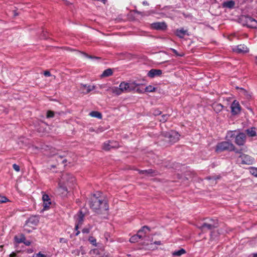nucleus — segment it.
<instances>
[{
	"instance_id": "obj_1",
	"label": "nucleus",
	"mask_w": 257,
	"mask_h": 257,
	"mask_svg": "<svg viewBox=\"0 0 257 257\" xmlns=\"http://www.w3.org/2000/svg\"><path fill=\"white\" fill-rule=\"evenodd\" d=\"M90 208L97 214H102L108 209L106 200L103 197H96L94 195L91 199Z\"/></svg>"
},
{
	"instance_id": "obj_2",
	"label": "nucleus",
	"mask_w": 257,
	"mask_h": 257,
	"mask_svg": "<svg viewBox=\"0 0 257 257\" xmlns=\"http://www.w3.org/2000/svg\"><path fill=\"white\" fill-rule=\"evenodd\" d=\"M138 86V84L135 82L131 83L122 82L120 83L119 87H110L108 90L110 91L114 94L119 95L122 93H128L132 91H134Z\"/></svg>"
},
{
	"instance_id": "obj_3",
	"label": "nucleus",
	"mask_w": 257,
	"mask_h": 257,
	"mask_svg": "<svg viewBox=\"0 0 257 257\" xmlns=\"http://www.w3.org/2000/svg\"><path fill=\"white\" fill-rule=\"evenodd\" d=\"M215 150L217 152H221L224 151H233L236 153H238V151L235 150L234 146L232 143L227 141L222 142L218 143L216 145Z\"/></svg>"
},
{
	"instance_id": "obj_4",
	"label": "nucleus",
	"mask_w": 257,
	"mask_h": 257,
	"mask_svg": "<svg viewBox=\"0 0 257 257\" xmlns=\"http://www.w3.org/2000/svg\"><path fill=\"white\" fill-rule=\"evenodd\" d=\"M69 177L67 175H64L61 177L59 182V187L58 188V192L63 197L66 196L68 193V187L63 184L64 181L66 180Z\"/></svg>"
},
{
	"instance_id": "obj_5",
	"label": "nucleus",
	"mask_w": 257,
	"mask_h": 257,
	"mask_svg": "<svg viewBox=\"0 0 257 257\" xmlns=\"http://www.w3.org/2000/svg\"><path fill=\"white\" fill-rule=\"evenodd\" d=\"M164 134L166 141L169 142L171 144L177 142L179 139L180 135L177 132L175 131L166 132Z\"/></svg>"
},
{
	"instance_id": "obj_6",
	"label": "nucleus",
	"mask_w": 257,
	"mask_h": 257,
	"mask_svg": "<svg viewBox=\"0 0 257 257\" xmlns=\"http://www.w3.org/2000/svg\"><path fill=\"white\" fill-rule=\"evenodd\" d=\"M146 230H149V228L147 226H143L142 229L139 230L138 233L132 236L130 239L131 242H136L145 236Z\"/></svg>"
},
{
	"instance_id": "obj_7",
	"label": "nucleus",
	"mask_w": 257,
	"mask_h": 257,
	"mask_svg": "<svg viewBox=\"0 0 257 257\" xmlns=\"http://www.w3.org/2000/svg\"><path fill=\"white\" fill-rule=\"evenodd\" d=\"M85 214L82 213V210H80L79 212L74 216L75 220V230L78 229V228L82 226Z\"/></svg>"
},
{
	"instance_id": "obj_8",
	"label": "nucleus",
	"mask_w": 257,
	"mask_h": 257,
	"mask_svg": "<svg viewBox=\"0 0 257 257\" xmlns=\"http://www.w3.org/2000/svg\"><path fill=\"white\" fill-rule=\"evenodd\" d=\"M209 223H204L200 227L202 230L207 229L208 230H211L214 228L217 227V222L216 220L210 219Z\"/></svg>"
},
{
	"instance_id": "obj_9",
	"label": "nucleus",
	"mask_w": 257,
	"mask_h": 257,
	"mask_svg": "<svg viewBox=\"0 0 257 257\" xmlns=\"http://www.w3.org/2000/svg\"><path fill=\"white\" fill-rule=\"evenodd\" d=\"M239 158L241 160L242 164L249 165L252 164L254 162V159L246 154H241L239 156Z\"/></svg>"
},
{
	"instance_id": "obj_10",
	"label": "nucleus",
	"mask_w": 257,
	"mask_h": 257,
	"mask_svg": "<svg viewBox=\"0 0 257 257\" xmlns=\"http://www.w3.org/2000/svg\"><path fill=\"white\" fill-rule=\"evenodd\" d=\"M64 175L68 176L69 178L66 180L64 181L63 184L67 186L69 188H72L75 181L74 177L72 175L66 173H63L61 177H63Z\"/></svg>"
},
{
	"instance_id": "obj_11",
	"label": "nucleus",
	"mask_w": 257,
	"mask_h": 257,
	"mask_svg": "<svg viewBox=\"0 0 257 257\" xmlns=\"http://www.w3.org/2000/svg\"><path fill=\"white\" fill-rule=\"evenodd\" d=\"M246 136L243 133H240L235 136V143L238 146H243L245 143Z\"/></svg>"
},
{
	"instance_id": "obj_12",
	"label": "nucleus",
	"mask_w": 257,
	"mask_h": 257,
	"mask_svg": "<svg viewBox=\"0 0 257 257\" xmlns=\"http://www.w3.org/2000/svg\"><path fill=\"white\" fill-rule=\"evenodd\" d=\"M166 24L164 22H156L152 23L151 25V27L152 29L157 30H164L167 28Z\"/></svg>"
},
{
	"instance_id": "obj_13",
	"label": "nucleus",
	"mask_w": 257,
	"mask_h": 257,
	"mask_svg": "<svg viewBox=\"0 0 257 257\" xmlns=\"http://www.w3.org/2000/svg\"><path fill=\"white\" fill-rule=\"evenodd\" d=\"M233 52L238 54H243L249 51L248 49L244 45H239L232 48Z\"/></svg>"
},
{
	"instance_id": "obj_14",
	"label": "nucleus",
	"mask_w": 257,
	"mask_h": 257,
	"mask_svg": "<svg viewBox=\"0 0 257 257\" xmlns=\"http://www.w3.org/2000/svg\"><path fill=\"white\" fill-rule=\"evenodd\" d=\"M231 112L232 114L235 115L238 114L241 110L239 102L236 100H234L231 105Z\"/></svg>"
},
{
	"instance_id": "obj_15",
	"label": "nucleus",
	"mask_w": 257,
	"mask_h": 257,
	"mask_svg": "<svg viewBox=\"0 0 257 257\" xmlns=\"http://www.w3.org/2000/svg\"><path fill=\"white\" fill-rule=\"evenodd\" d=\"M245 23L247 27L253 29H257V21L251 17L245 18Z\"/></svg>"
},
{
	"instance_id": "obj_16",
	"label": "nucleus",
	"mask_w": 257,
	"mask_h": 257,
	"mask_svg": "<svg viewBox=\"0 0 257 257\" xmlns=\"http://www.w3.org/2000/svg\"><path fill=\"white\" fill-rule=\"evenodd\" d=\"M95 88L94 85H86L81 84L80 85V89L83 93L87 94Z\"/></svg>"
},
{
	"instance_id": "obj_17",
	"label": "nucleus",
	"mask_w": 257,
	"mask_h": 257,
	"mask_svg": "<svg viewBox=\"0 0 257 257\" xmlns=\"http://www.w3.org/2000/svg\"><path fill=\"white\" fill-rule=\"evenodd\" d=\"M162 73V71L160 69H152L148 73V76L150 78H154L156 76H160Z\"/></svg>"
},
{
	"instance_id": "obj_18",
	"label": "nucleus",
	"mask_w": 257,
	"mask_h": 257,
	"mask_svg": "<svg viewBox=\"0 0 257 257\" xmlns=\"http://www.w3.org/2000/svg\"><path fill=\"white\" fill-rule=\"evenodd\" d=\"M245 132L249 137H253L257 136V128L255 127L249 128Z\"/></svg>"
},
{
	"instance_id": "obj_19",
	"label": "nucleus",
	"mask_w": 257,
	"mask_h": 257,
	"mask_svg": "<svg viewBox=\"0 0 257 257\" xmlns=\"http://www.w3.org/2000/svg\"><path fill=\"white\" fill-rule=\"evenodd\" d=\"M223 105L220 103H215L212 104V108L216 113L220 112L223 109Z\"/></svg>"
},
{
	"instance_id": "obj_20",
	"label": "nucleus",
	"mask_w": 257,
	"mask_h": 257,
	"mask_svg": "<svg viewBox=\"0 0 257 257\" xmlns=\"http://www.w3.org/2000/svg\"><path fill=\"white\" fill-rule=\"evenodd\" d=\"M186 33L187 31L184 30L183 29H177L176 31V35L180 38H183Z\"/></svg>"
},
{
	"instance_id": "obj_21",
	"label": "nucleus",
	"mask_w": 257,
	"mask_h": 257,
	"mask_svg": "<svg viewBox=\"0 0 257 257\" xmlns=\"http://www.w3.org/2000/svg\"><path fill=\"white\" fill-rule=\"evenodd\" d=\"M113 146L112 145V142L110 141H107L104 143L102 149L105 151H109L111 148H113Z\"/></svg>"
},
{
	"instance_id": "obj_22",
	"label": "nucleus",
	"mask_w": 257,
	"mask_h": 257,
	"mask_svg": "<svg viewBox=\"0 0 257 257\" xmlns=\"http://www.w3.org/2000/svg\"><path fill=\"white\" fill-rule=\"evenodd\" d=\"M113 73L112 70L110 68L105 70L102 74L101 75V77H106L111 76Z\"/></svg>"
},
{
	"instance_id": "obj_23",
	"label": "nucleus",
	"mask_w": 257,
	"mask_h": 257,
	"mask_svg": "<svg viewBox=\"0 0 257 257\" xmlns=\"http://www.w3.org/2000/svg\"><path fill=\"white\" fill-rule=\"evenodd\" d=\"M25 236L24 234H21L20 236H16L15 237V240L17 242V243H23V242H24V240H25Z\"/></svg>"
},
{
	"instance_id": "obj_24",
	"label": "nucleus",
	"mask_w": 257,
	"mask_h": 257,
	"mask_svg": "<svg viewBox=\"0 0 257 257\" xmlns=\"http://www.w3.org/2000/svg\"><path fill=\"white\" fill-rule=\"evenodd\" d=\"M186 251L185 249L182 248L180 250H178L177 251H175L172 252V255L173 256H180L181 255L185 253Z\"/></svg>"
},
{
	"instance_id": "obj_25",
	"label": "nucleus",
	"mask_w": 257,
	"mask_h": 257,
	"mask_svg": "<svg viewBox=\"0 0 257 257\" xmlns=\"http://www.w3.org/2000/svg\"><path fill=\"white\" fill-rule=\"evenodd\" d=\"M90 115L93 117L98 118H102V114L98 111H93L89 113Z\"/></svg>"
},
{
	"instance_id": "obj_26",
	"label": "nucleus",
	"mask_w": 257,
	"mask_h": 257,
	"mask_svg": "<svg viewBox=\"0 0 257 257\" xmlns=\"http://www.w3.org/2000/svg\"><path fill=\"white\" fill-rule=\"evenodd\" d=\"M234 5L235 3L232 1H227L223 3V6L228 8H232Z\"/></svg>"
},
{
	"instance_id": "obj_27",
	"label": "nucleus",
	"mask_w": 257,
	"mask_h": 257,
	"mask_svg": "<svg viewBox=\"0 0 257 257\" xmlns=\"http://www.w3.org/2000/svg\"><path fill=\"white\" fill-rule=\"evenodd\" d=\"M38 221H39L37 218H36L34 217H30L28 220V221L27 222V224L31 223V224H34V225H36L38 223Z\"/></svg>"
},
{
	"instance_id": "obj_28",
	"label": "nucleus",
	"mask_w": 257,
	"mask_h": 257,
	"mask_svg": "<svg viewBox=\"0 0 257 257\" xmlns=\"http://www.w3.org/2000/svg\"><path fill=\"white\" fill-rule=\"evenodd\" d=\"M139 173L140 174H145L146 175L148 176L150 174H152L153 173H154V172L152 169H149L147 170H139Z\"/></svg>"
},
{
	"instance_id": "obj_29",
	"label": "nucleus",
	"mask_w": 257,
	"mask_h": 257,
	"mask_svg": "<svg viewBox=\"0 0 257 257\" xmlns=\"http://www.w3.org/2000/svg\"><path fill=\"white\" fill-rule=\"evenodd\" d=\"M235 131H229L227 132V134L226 135V138L228 139H231L232 138L235 137L236 135L235 134Z\"/></svg>"
},
{
	"instance_id": "obj_30",
	"label": "nucleus",
	"mask_w": 257,
	"mask_h": 257,
	"mask_svg": "<svg viewBox=\"0 0 257 257\" xmlns=\"http://www.w3.org/2000/svg\"><path fill=\"white\" fill-rule=\"evenodd\" d=\"M249 172L251 174L257 177V168L254 167H251L249 168Z\"/></svg>"
},
{
	"instance_id": "obj_31",
	"label": "nucleus",
	"mask_w": 257,
	"mask_h": 257,
	"mask_svg": "<svg viewBox=\"0 0 257 257\" xmlns=\"http://www.w3.org/2000/svg\"><path fill=\"white\" fill-rule=\"evenodd\" d=\"M51 202L50 201L43 202V210H46L49 208V206L51 205Z\"/></svg>"
},
{
	"instance_id": "obj_32",
	"label": "nucleus",
	"mask_w": 257,
	"mask_h": 257,
	"mask_svg": "<svg viewBox=\"0 0 257 257\" xmlns=\"http://www.w3.org/2000/svg\"><path fill=\"white\" fill-rule=\"evenodd\" d=\"M155 88L151 85H149V86H147L145 89V91L146 92H154L155 90Z\"/></svg>"
},
{
	"instance_id": "obj_33",
	"label": "nucleus",
	"mask_w": 257,
	"mask_h": 257,
	"mask_svg": "<svg viewBox=\"0 0 257 257\" xmlns=\"http://www.w3.org/2000/svg\"><path fill=\"white\" fill-rule=\"evenodd\" d=\"M91 228L92 226L90 225H88L87 226L85 227L82 230V232L83 233H88Z\"/></svg>"
},
{
	"instance_id": "obj_34",
	"label": "nucleus",
	"mask_w": 257,
	"mask_h": 257,
	"mask_svg": "<svg viewBox=\"0 0 257 257\" xmlns=\"http://www.w3.org/2000/svg\"><path fill=\"white\" fill-rule=\"evenodd\" d=\"M32 257H50L49 255H47L42 253L41 252H39L37 253H34Z\"/></svg>"
},
{
	"instance_id": "obj_35",
	"label": "nucleus",
	"mask_w": 257,
	"mask_h": 257,
	"mask_svg": "<svg viewBox=\"0 0 257 257\" xmlns=\"http://www.w3.org/2000/svg\"><path fill=\"white\" fill-rule=\"evenodd\" d=\"M169 115L168 114H164L161 116V118L160 119L161 122H165L167 121Z\"/></svg>"
},
{
	"instance_id": "obj_36",
	"label": "nucleus",
	"mask_w": 257,
	"mask_h": 257,
	"mask_svg": "<svg viewBox=\"0 0 257 257\" xmlns=\"http://www.w3.org/2000/svg\"><path fill=\"white\" fill-rule=\"evenodd\" d=\"M88 240L89 241V242L92 244L93 245H94V246H96L97 244H96V240L92 236H90L89 237V239H88Z\"/></svg>"
},
{
	"instance_id": "obj_37",
	"label": "nucleus",
	"mask_w": 257,
	"mask_h": 257,
	"mask_svg": "<svg viewBox=\"0 0 257 257\" xmlns=\"http://www.w3.org/2000/svg\"><path fill=\"white\" fill-rule=\"evenodd\" d=\"M8 201V199L4 196H0V203H5Z\"/></svg>"
},
{
	"instance_id": "obj_38",
	"label": "nucleus",
	"mask_w": 257,
	"mask_h": 257,
	"mask_svg": "<svg viewBox=\"0 0 257 257\" xmlns=\"http://www.w3.org/2000/svg\"><path fill=\"white\" fill-rule=\"evenodd\" d=\"M54 116V112L52 111L49 110L47 112V118H51L53 117Z\"/></svg>"
},
{
	"instance_id": "obj_39",
	"label": "nucleus",
	"mask_w": 257,
	"mask_h": 257,
	"mask_svg": "<svg viewBox=\"0 0 257 257\" xmlns=\"http://www.w3.org/2000/svg\"><path fill=\"white\" fill-rule=\"evenodd\" d=\"M42 199H43V202L49 201L50 200L49 196L47 194H44L43 195Z\"/></svg>"
},
{
	"instance_id": "obj_40",
	"label": "nucleus",
	"mask_w": 257,
	"mask_h": 257,
	"mask_svg": "<svg viewBox=\"0 0 257 257\" xmlns=\"http://www.w3.org/2000/svg\"><path fill=\"white\" fill-rule=\"evenodd\" d=\"M138 84V86H137L136 89L135 90H136V91L138 93H143L144 92V90L143 89H141L139 87L140 85L139 84Z\"/></svg>"
},
{
	"instance_id": "obj_41",
	"label": "nucleus",
	"mask_w": 257,
	"mask_h": 257,
	"mask_svg": "<svg viewBox=\"0 0 257 257\" xmlns=\"http://www.w3.org/2000/svg\"><path fill=\"white\" fill-rule=\"evenodd\" d=\"M13 169L17 172H19L20 171V167L18 165L14 164L13 165Z\"/></svg>"
},
{
	"instance_id": "obj_42",
	"label": "nucleus",
	"mask_w": 257,
	"mask_h": 257,
	"mask_svg": "<svg viewBox=\"0 0 257 257\" xmlns=\"http://www.w3.org/2000/svg\"><path fill=\"white\" fill-rule=\"evenodd\" d=\"M171 50L177 56H183V54H179L177 52V50L174 49H173V48H171Z\"/></svg>"
},
{
	"instance_id": "obj_43",
	"label": "nucleus",
	"mask_w": 257,
	"mask_h": 257,
	"mask_svg": "<svg viewBox=\"0 0 257 257\" xmlns=\"http://www.w3.org/2000/svg\"><path fill=\"white\" fill-rule=\"evenodd\" d=\"M161 114V111H160V110H155L154 111V112H153V114H154V115H156V116H157V115H160V114Z\"/></svg>"
},
{
	"instance_id": "obj_44",
	"label": "nucleus",
	"mask_w": 257,
	"mask_h": 257,
	"mask_svg": "<svg viewBox=\"0 0 257 257\" xmlns=\"http://www.w3.org/2000/svg\"><path fill=\"white\" fill-rule=\"evenodd\" d=\"M219 177L218 176H217V177H214V176H212V177H208L207 178V179L208 180H216V179H219Z\"/></svg>"
},
{
	"instance_id": "obj_45",
	"label": "nucleus",
	"mask_w": 257,
	"mask_h": 257,
	"mask_svg": "<svg viewBox=\"0 0 257 257\" xmlns=\"http://www.w3.org/2000/svg\"><path fill=\"white\" fill-rule=\"evenodd\" d=\"M23 243L26 245H27V246H29L31 243V242L29 240H26L25 239V240H24V242H23Z\"/></svg>"
},
{
	"instance_id": "obj_46",
	"label": "nucleus",
	"mask_w": 257,
	"mask_h": 257,
	"mask_svg": "<svg viewBox=\"0 0 257 257\" xmlns=\"http://www.w3.org/2000/svg\"><path fill=\"white\" fill-rule=\"evenodd\" d=\"M44 74L45 76H50L51 75L50 72L48 71H45Z\"/></svg>"
},
{
	"instance_id": "obj_47",
	"label": "nucleus",
	"mask_w": 257,
	"mask_h": 257,
	"mask_svg": "<svg viewBox=\"0 0 257 257\" xmlns=\"http://www.w3.org/2000/svg\"><path fill=\"white\" fill-rule=\"evenodd\" d=\"M60 242L66 243L67 242V240L65 238H60Z\"/></svg>"
},
{
	"instance_id": "obj_48",
	"label": "nucleus",
	"mask_w": 257,
	"mask_h": 257,
	"mask_svg": "<svg viewBox=\"0 0 257 257\" xmlns=\"http://www.w3.org/2000/svg\"><path fill=\"white\" fill-rule=\"evenodd\" d=\"M154 243L155 244H157V245H161V242L160 241H156L154 242Z\"/></svg>"
},
{
	"instance_id": "obj_49",
	"label": "nucleus",
	"mask_w": 257,
	"mask_h": 257,
	"mask_svg": "<svg viewBox=\"0 0 257 257\" xmlns=\"http://www.w3.org/2000/svg\"><path fill=\"white\" fill-rule=\"evenodd\" d=\"M76 230V233H75V235L76 236H77V235H78L80 234V231H79V230H78V229Z\"/></svg>"
},
{
	"instance_id": "obj_50",
	"label": "nucleus",
	"mask_w": 257,
	"mask_h": 257,
	"mask_svg": "<svg viewBox=\"0 0 257 257\" xmlns=\"http://www.w3.org/2000/svg\"><path fill=\"white\" fill-rule=\"evenodd\" d=\"M10 257H14L15 256V253H12L10 255Z\"/></svg>"
},
{
	"instance_id": "obj_51",
	"label": "nucleus",
	"mask_w": 257,
	"mask_h": 257,
	"mask_svg": "<svg viewBox=\"0 0 257 257\" xmlns=\"http://www.w3.org/2000/svg\"><path fill=\"white\" fill-rule=\"evenodd\" d=\"M143 4L144 5H148V3L146 1L143 2Z\"/></svg>"
},
{
	"instance_id": "obj_52",
	"label": "nucleus",
	"mask_w": 257,
	"mask_h": 257,
	"mask_svg": "<svg viewBox=\"0 0 257 257\" xmlns=\"http://www.w3.org/2000/svg\"><path fill=\"white\" fill-rule=\"evenodd\" d=\"M253 257H257V253L253 254Z\"/></svg>"
},
{
	"instance_id": "obj_53",
	"label": "nucleus",
	"mask_w": 257,
	"mask_h": 257,
	"mask_svg": "<svg viewBox=\"0 0 257 257\" xmlns=\"http://www.w3.org/2000/svg\"><path fill=\"white\" fill-rule=\"evenodd\" d=\"M89 131L90 132H93V130L92 128H90L89 129Z\"/></svg>"
},
{
	"instance_id": "obj_54",
	"label": "nucleus",
	"mask_w": 257,
	"mask_h": 257,
	"mask_svg": "<svg viewBox=\"0 0 257 257\" xmlns=\"http://www.w3.org/2000/svg\"><path fill=\"white\" fill-rule=\"evenodd\" d=\"M255 59H256L255 63H256V64H257V56L256 57V58H255Z\"/></svg>"
},
{
	"instance_id": "obj_55",
	"label": "nucleus",
	"mask_w": 257,
	"mask_h": 257,
	"mask_svg": "<svg viewBox=\"0 0 257 257\" xmlns=\"http://www.w3.org/2000/svg\"><path fill=\"white\" fill-rule=\"evenodd\" d=\"M66 162V160H64L63 161V163H64V162Z\"/></svg>"
}]
</instances>
